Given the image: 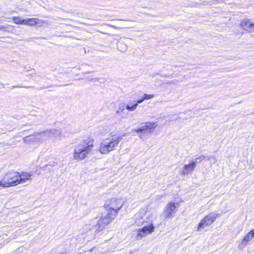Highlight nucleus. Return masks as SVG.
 <instances>
[{
	"mask_svg": "<svg viewBox=\"0 0 254 254\" xmlns=\"http://www.w3.org/2000/svg\"><path fill=\"white\" fill-rule=\"evenodd\" d=\"M179 204L178 203L170 202L168 203L165 208V214L166 217L172 216L173 213L175 212L178 208Z\"/></svg>",
	"mask_w": 254,
	"mask_h": 254,
	"instance_id": "nucleus-9",
	"label": "nucleus"
},
{
	"mask_svg": "<svg viewBox=\"0 0 254 254\" xmlns=\"http://www.w3.org/2000/svg\"><path fill=\"white\" fill-rule=\"evenodd\" d=\"M117 115L118 116L121 117V118L122 119H127L128 117V113L125 110H124V111H123V112H122L121 113V115Z\"/></svg>",
	"mask_w": 254,
	"mask_h": 254,
	"instance_id": "nucleus-22",
	"label": "nucleus"
},
{
	"mask_svg": "<svg viewBox=\"0 0 254 254\" xmlns=\"http://www.w3.org/2000/svg\"><path fill=\"white\" fill-rule=\"evenodd\" d=\"M107 214L105 216H103L101 218L97 221L96 227L98 229L96 231H101L103 230L105 226L110 223L113 220H114L118 215L117 211H107Z\"/></svg>",
	"mask_w": 254,
	"mask_h": 254,
	"instance_id": "nucleus-4",
	"label": "nucleus"
},
{
	"mask_svg": "<svg viewBox=\"0 0 254 254\" xmlns=\"http://www.w3.org/2000/svg\"><path fill=\"white\" fill-rule=\"evenodd\" d=\"M13 21L17 24H24L25 25L26 19H23L20 16H15L12 18Z\"/></svg>",
	"mask_w": 254,
	"mask_h": 254,
	"instance_id": "nucleus-14",
	"label": "nucleus"
},
{
	"mask_svg": "<svg viewBox=\"0 0 254 254\" xmlns=\"http://www.w3.org/2000/svg\"><path fill=\"white\" fill-rule=\"evenodd\" d=\"M143 96L145 100H147L154 98L155 96L154 94H144Z\"/></svg>",
	"mask_w": 254,
	"mask_h": 254,
	"instance_id": "nucleus-23",
	"label": "nucleus"
},
{
	"mask_svg": "<svg viewBox=\"0 0 254 254\" xmlns=\"http://www.w3.org/2000/svg\"><path fill=\"white\" fill-rule=\"evenodd\" d=\"M154 231V227L151 223L149 226H144L141 229H139L138 231V236L144 237L147 235L151 234Z\"/></svg>",
	"mask_w": 254,
	"mask_h": 254,
	"instance_id": "nucleus-10",
	"label": "nucleus"
},
{
	"mask_svg": "<svg viewBox=\"0 0 254 254\" xmlns=\"http://www.w3.org/2000/svg\"><path fill=\"white\" fill-rule=\"evenodd\" d=\"M64 137L61 130L56 129L45 130L37 134V137L42 138V141L49 138H53L54 140H60Z\"/></svg>",
	"mask_w": 254,
	"mask_h": 254,
	"instance_id": "nucleus-5",
	"label": "nucleus"
},
{
	"mask_svg": "<svg viewBox=\"0 0 254 254\" xmlns=\"http://www.w3.org/2000/svg\"><path fill=\"white\" fill-rule=\"evenodd\" d=\"M137 107V103H135V102L131 106L129 105H126V109L129 111H134Z\"/></svg>",
	"mask_w": 254,
	"mask_h": 254,
	"instance_id": "nucleus-20",
	"label": "nucleus"
},
{
	"mask_svg": "<svg viewBox=\"0 0 254 254\" xmlns=\"http://www.w3.org/2000/svg\"><path fill=\"white\" fill-rule=\"evenodd\" d=\"M196 164V161H192L189 164L185 165L183 169L181 171L180 173L184 175L191 173L195 168Z\"/></svg>",
	"mask_w": 254,
	"mask_h": 254,
	"instance_id": "nucleus-11",
	"label": "nucleus"
},
{
	"mask_svg": "<svg viewBox=\"0 0 254 254\" xmlns=\"http://www.w3.org/2000/svg\"><path fill=\"white\" fill-rule=\"evenodd\" d=\"M117 48L119 51L125 52L127 49V46L123 42H119L117 44Z\"/></svg>",
	"mask_w": 254,
	"mask_h": 254,
	"instance_id": "nucleus-15",
	"label": "nucleus"
},
{
	"mask_svg": "<svg viewBox=\"0 0 254 254\" xmlns=\"http://www.w3.org/2000/svg\"><path fill=\"white\" fill-rule=\"evenodd\" d=\"M46 22L44 21L43 20L35 18L36 25H38L39 26H42Z\"/></svg>",
	"mask_w": 254,
	"mask_h": 254,
	"instance_id": "nucleus-21",
	"label": "nucleus"
},
{
	"mask_svg": "<svg viewBox=\"0 0 254 254\" xmlns=\"http://www.w3.org/2000/svg\"><path fill=\"white\" fill-rule=\"evenodd\" d=\"M213 159L214 160H215V156H211V157H208L207 159L211 161L212 159Z\"/></svg>",
	"mask_w": 254,
	"mask_h": 254,
	"instance_id": "nucleus-27",
	"label": "nucleus"
},
{
	"mask_svg": "<svg viewBox=\"0 0 254 254\" xmlns=\"http://www.w3.org/2000/svg\"><path fill=\"white\" fill-rule=\"evenodd\" d=\"M253 22L249 19H245L241 23V27L246 31L252 32Z\"/></svg>",
	"mask_w": 254,
	"mask_h": 254,
	"instance_id": "nucleus-13",
	"label": "nucleus"
},
{
	"mask_svg": "<svg viewBox=\"0 0 254 254\" xmlns=\"http://www.w3.org/2000/svg\"><path fill=\"white\" fill-rule=\"evenodd\" d=\"M94 147L93 141L91 139H85L74 146L73 157L74 159L79 161L87 157Z\"/></svg>",
	"mask_w": 254,
	"mask_h": 254,
	"instance_id": "nucleus-1",
	"label": "nucleus"
},
{
	"mask_svg": "<svg viewBox=\"0 0 254 254\" xmlns=\"http://www.w3.org/2000/svg\"><path fill=\"white\" fill-rule=\"evenodd\" d=\"M133 130L134 131L136 132H140L144 131L146 130V129H145V127L143 126L141 127H139L138 129H134V130Z\"/></svg>",
	"mask_w": 254,
	"mask_h": 254,
	"instance_id": "nucleus-24",
	"label": "nucleus"
},
{
	"mask_svg": "<svg viewBox=\"0 0 254 254\" xmlns=\"http://www.w3.org/2000/svg\"><path fill=\"white\" fill-rule=\"evenodd\" d=\"M121 136L113 137L103 140L100 145L99 151L101 154H107L115 150L119 142L122 140Z\"/></svg>",
	"mask_w": 254,
	"mask_h": 254,
	"instance_id": "nucleus-2",
	"label": "nucleus"
},
{
	"mask_svg": "<svg viewBox=\"0 0 254 254\" xmlns=\"http://www.w3.org/2000/svg\"><path fill=\"white\" fill-rule=\"evenodd\" d=\"M145 100V99H144V97L143 96H142L140 99H139V100H137V101L136 102H134L135 103H137V106H138V104H140V103H141L142 102H143Z\"/></svg>",
	"mask_w": 254,
	"mask_h": 254,
	"instance_id": "nucleus-25",
	"label": "nucleus"
},
{
	"mask_svg": "<svg viewBox=\"0 0 254 254\" xmlns=\"http://www.w3.org/2000/svg\"><path fill=\"white\" fill-rule=\"evenodd\" d=\"M31 176L32 174L27 172H22L21 173H18V184L24 183L27 181L31 180Z\"/></svg>",
	"mask_w": 254,
	"mask_h": 254,
	"instance_id": "nucleus-12",
	"label": "nucleus"
},
{
	"mask_svg": "<svg viewBox=\"0 0 254 254\" xmlns=\"http://www.w3.org/2000/svg\"><path fill=\"white\" fill-rule=\"evenodd\" d=\"M126 109V104L125 103H121L120 104L117 110L116 111V115H121V113L123 112V111H124Z\"/></svg>",
	"mask_w": 254,
	"mask_h": 254,
	"instance_id": "nucleus-17",
	"label": "nucleus"
},
{
	"mask_svg": "<svg viewBox=\"0 0 254 254\" xmlns=\"http://www.w3.org/2000/svg\"><path fill=\"white\" fill-rule=\"evenodd\" d=\"M18 172L10 171L5 174L1 181H0V187L15 186L18 185Z\"/></svg>",
	"mask_w": 254,
	"mask_h": 254,
	"instance_id": "nucleus-3",
	"label": "nucleus"
},
{
	"mask_svg": "<svg viewBox=\"0 0 254 254\" xmlns=\"http://www.w3.org/2000/svg\"><path fill=\"white\" fill-rule=\"evenodd\" d=\"M37 134H36L35 135H30V136H27L26 137H24V141L25 142H30V141H33L35 140H36V139H41L42 140V138H38L37 137Z\"/></svg>",
	"mask_w": 254,
	"mask_h": 254,
	"instance_id": "nucleus-16",
	"label": "nucleus"
},
{
	"mask_svg": "<svg viewBox=\"0 0 254 254\" xmlns=\"http://www.w3.org/2000/svg\"><path fill=\"white\" fill-rule=\"evenodd\" d=\"M254 238V229L250 231L244 237L243 240L240 242L238 245V248L239 250L243 249L248 244V243L253 240Z\"/></svg>",
	"mask_w": 254,
	"mask_h": 254,
	"instance_id": "nucleus-8",
	"label": "nucleus"
},
{
	"mask_svg": "<svg viewBox=\"0 0 254 254\" xmlns=\"http://www.w3.org/2000/svg\"><path fill=\"white\" fill-rule=\"evenodd\" d=\"M218 215V214L212 212L205 216L198 224L197 230L199 231L201 229L211 225L215 221Z\"/></svg>",
	"mask_w": 254,
	"mask_h": 254,
	"instance_id": "nucleus-7",
	"label": "nucleus"
},
{
	"mask_svg": "<svg viewBox=\"0 0 254 254\" xmlns=\"http://www.w3.org/2000/svg\"><path fill=\"white\" fill-rule=\"evenodd\" d=\"M144 126L146 130H150L152 128H154L156 127V125L155 123L153 122H147L145 123Z\"/></svg>",
	"mask_w": 254,
	"mask_h": 254,
	"instance_id": "nucleus-18",
	"label": "nucleus"
},
{
	"mask_svg": "<svg viewBox=\"0 0 254 254\" xmlns=\"http://www.w3.org/2000/svg\"><path fill=\"white\" fill-rule=\"evenodd\" d=\"M254 32V23H253V27H252V32Z\"/></svg>",
	"mask_w": 254,
	"mask_h": 254,
	"instance_id": "nucleus-28",
	"label": "nucleus"
},
{
	"mask_svg": "<svg viewBox=\"0 0 254 254\" xmlns=\"http://www.w3.org/2000/svg\"><path fill=\"white\" fill-rule=\"evenodd\" d=\"M123 205V202L121 198H112L107 200L105 203V207L107 211L113 210L118 211L120 210Z\"/></svg>",
	"mask_w": 254,
	"mask_h": 254,
	"instance_id": "nucleus-6",
	"label": "nucleus"
},
{
	"mask_svg": "<svg viewBox=\"0 0 254 254\" xmlns=\"http://www.w3.org/2000/svg\"><path fill=\"white\" fill-rule=\"evenodd\" d=\"M107 25H108V26H109V27H111L114 28L116 29H119V27H117V26H116L112 25H111V24H107Z\"/></svg>",
	"mask_w": 254,
	"mask_h": 254,
	"instance_id": "nucleus-26",
	"label": "nucleus"
},
{
	"mask_svg": "<svg viewBox=\"0 0 254 254\" xmlns=\"http://www.w3.org/2000/svg\"><path fill=\"white\" fill-rule=\"evenodd\" d=\"M25 25L31 26L36 25L35 18L26 19Z\"/></svg>",
	"mask_w": 254,
	"mask_h": 254,
	"instance_id": "nucleus-19",
	"label": "nucleus"
}]
</instances>
